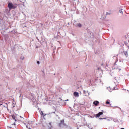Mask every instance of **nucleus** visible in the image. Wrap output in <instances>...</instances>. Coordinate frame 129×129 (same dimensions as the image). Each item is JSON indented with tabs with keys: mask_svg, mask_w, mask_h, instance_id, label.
Listing matches in <instances>:
<instances>
[{
	"mask_svg": "<svg viewBox=\"0 0 129 129\" xmlns=\"http://www.w3.org/2000/svg\"><path fill=\"white\" fill-rule=\"evenodd\" d=\"M8 7L9 10H13L17 8V6L16 5V4H12V2H9L8 3Z\"/></svg>",
	"mask_w": 129,
	"mask_h": 129,
	"instance_id": "f257e3e1",
	"label": "nucleus"
},
{
	"mask_svg": "<svg viewBox=\"0 0 129 129\" xmlns=\"http://www.w3.org/2000/svg\"><path fill=\"white\" fill-rule=\"evenodd\" d=\"M17 120L18 121H20L21 122L24 121V118L21 116H17Z\"/></svg>",
	"mask_w": 129,
	"mask_h": 129,
	"instance_id": "f03ea898",
	"label": "nucleus"
},
{
	"mask_svg": "<svg viewBox=\"0 0 129 129\" xmlns=\"http://www.w3.org/2000/svg\"><path fill=\"white\" fill-rule=\"evenodd\" d=\"M33 16L35 18V19H37V18H39L40 14L38 13L37 12H35L33 14Z\"/></svg>",
	"mask_w": 129,
	"mask_h": 129,
	"instance_id": "7ed1b4c3",
	"label": "nucleus"
},
{
	"mask_svg": "<svg viewBox=\"0 0 129 129\" xmlns=\"http://www.w3.org/2000/svg\"><path fill=\"white\" fill-rule=\"evenodd\" d=\"M93 104L94 105H95V106H97V105H98V104H99V102L98 101H95L93 102Z\"/></svg>",
	"mask_w": 129,
	"mask_h": 129,
	"instance_id": "20e7f679",
	"label": "nucleus"
},
{
	"mask_svg": "<svg viewBox=\"0 0 129 129\" xmlns=\"http://www.w3.org/2000/svg\"><path fill=\"white\" fill-rule=\"evenodd\" d=\"M74 95L75 97H79V93L77 92H74Z\"/></svg>",
	"mask_w": 129,
	"mask_h": 129,
	"instance_id": "39448f33",
	"label": "nucleus"
},
{
	"mask_svg": "<svg viewBox=\"0 0 129 129\" xmlns=\"http://www.w3.org/2000/svg\"><path fill=\"white\" fill-rule=\"evenodd\" d=\"M102 114H103V112H99L98 114H97L96 115V117H99V116H100V115H102Z\"/></svg>",
	"mask_w": 129,
	"mask_h": 129,
	"instance_id": "423d86ee",
	"label": "nucleus"
},
{
	"mask_svg": "<svg viewBox=\"0 0 129 129\" xmlns=\"http://www.w3.org/2000/svg\"><path fill=\"white\" fill-rule=\"evenodd\" d=\"M12 117L13 120H15V121H17V119H16V118H17V117L16 116V114L12 115Z\"/></svg>",
	"mask_w": 129,
	"mask_h": 129,
	"instance_id": "0eeeda50",
	"label": "nucleus"
},
{
	"mask_svg": "<svg viewBox=\"0 0 129 129\" xmlns=\"http://www.w3.org/2000/svg\"><path fill=\"white\" fill-rule=\"evenodd\" d=\"M62 124L64 125V120H61L60 123L59 124L60 127H62Z\"/></svg>",
	"mask_w": 129,
	"mask_h": 129,
	"instance_id": "6e6552de",
	"label": "nucleus"
},
{
	"mask_svg": "<svg viewBox=\"0 0 129 129\" xmlns=\"http://www.w3.org/2000/svg\"><path fill=\"white\" fill-rule=\"evenodd\" d=\"M117 69V66H116V61L115 62L114 66H113V69Z\"/></svg>",
	"mask_w": 129,
	"mask_h": 129,
	"instance_id": "1a4fd4ad",
	"label": "nucleus"
},
{
	"mask_svg": "<svg viewBox=\"0 0 129 129\" xmlns=\"http://www.w3.org/2000/svg\"><path fill=\"white\" fill-rule=\"evenodd\" d=\"M12 127H10V128H12V127H16V122L11 124Z\"/></svg>",
	"mask_w": 129,
	"mask_h": 129,
	"instance_id": "9d476101",
	"label": "nucleus"
},
{
	"mask_svg": "<svg viewBox=\"0 0 129 129\" xmlns=\"http://www.w3.org/2000/svg\"><path fill=\"white\" fill-rule=\"evenodd\" d=\"M124 54L125 56H126V57H127L128 56V54L127 53V51H124Z\"/></svg>",
	"mask_w": 129,
	"mask_h": 129,
	"instance_id": "9b49d317",
	"label": "nucleus"
},
{
	"mask_svg": "<svg viewBox=\"0 0 129 129\" xmlns=\"http://www.w3.org/2000/svg\"><path fill=\"white\" fill-rule=\"evenodd\" d=\"M76 25H77V26L79 28H81V26H82L81 24H80V23H78V24H76Z\"/></svg>",
	"mask_w": 129,
	"mask_h": 129,
	"instance_id": "f8f14e48",
	"label": "nucleus"
},
{
	"mask_svg": "<svg viewBox=\"0 0 129 129\" xmlns=\"http://www.w3.org/2000/svg\"><path fill=\"white\" fill-rule=\"evenodd\" d=\"M107 89H108V90H109V91L110 92H111V91H112V90H111V89L110 88V87H108V88H107Z\"/></svg>",
	"mask_w": 129,
	"mask_h": 129,
	"instance_id": "ddd939ff",
	"label": "nucleus"
},
{
	"mask_svg": "<svg viewBox=\"0 0 129 129\" xmlns=\"http://www.w3.org/2000/svg\"><path fill=\"white\" fill-rule=\"evenodd\" d=\"M119 13H120L122 14H123V12L122 11V9H120L119 10Z\"/></svg>",
	"mask_w": 129,
	"mask_h": 129,
	"instance_id": "4468645a",
	"label": "nucleus"
},
{
	"mask_svg": "<svg viewBox=\"0 0 129 129\" xmlns=\"http://www.w3.org/2000/svg\"><path fill=\"white\" fill-rule=\"evenodd\" d=\"M24 59H25V57H24V56H21V57H20V59H21V60H24Z\"/></svg>",
	"mask_w": 129,
	"mask_h": 129,
	"instance_id": "2eb2a0df",
	"label": "nucleus"
},
{
	"mask_svg": "<svg viewBox=\"0 0 129 129\" xmlns=\"http://www.w3.org/2000/svg\"><path fill=\"white\" fill-rule=\"evenodd\" d=\"M10 11H11V10H10V9H9H9H6V13H9V12H10Z\"/></svg>",
	"mask_w": 129,
	"mask_h": 129,
	"instance_id": "dca6fc26",
	"label": "nucleus"
},
{
	"mask_svg": "<svg viewBox=\"0 0 129 129\" xmlns=\"http://www.w3.org/2000/svg\"><path fill=\"white\" fill-rule=\"evenodd\" d=\"M106 104H110V102H109V101H107L106 102Z\"/></svg>",
	"mask_w": 129,
	"mask_h": 129,
	"instance_id": "f3484780",
	"label": "nucleus"
},
{
	"mask_svg": "<svg viewBox=\"0 0 129 129\" xmlns=\"http://www.w3.org/2000/svg\"><path fill=\"white\" fill-rule=\"evenodd\" d=\"M113 58L115 59V60H117V57L115 56L113 57Z\"/></svg>",
	"mask_w": 129,
	"mask_h": 129,
	"instance_id": "a211bd4d",
	"label": "nucleus"
},
{
	"mask_svg": "<svg viewBox=\"0 0 129 129\" xmlns=\"http://www.w3.org/2000/svg\"><path fill=\"white\" fill-rule=\"evenodd\" d=\"M40 114L41 115H44V113H43V111H41L40 112Z\"/></svg>",
	"mask_w": 129,
	"mask_h": 129,
	"instance_id": "6ab92c4d",
	"label": "nucleus"
},
{
	"mask_svg": "<svg viewBox=\"0 0 129 129\" xmlns=\"http://www.w3.org/2000/svg\"><path fill=\"white\" fill-rule=\"evenodd\" d=\"M114 79L115 80H116V82H117V79H116V77H115Z\"/></svg>",
	"mask_w": 129,
	"mask_h": 129,
	"instance_id": "aec40b11",
	"label": "nucleus"
},
{
	"mask_svg": "<svg viewBox=\"0 0 129 129\" xmlns=\"http://www.w3.org/2000/svg\"><path fill=\"white\" fill-rule=\"evenodd\" d=\"M113 88H114V89H115V90L118 89L116 88V87H114Z\"/></svg>",
	"mask_w": 129,
	"mask_h": 129,
	"instance_id": "412c9836",
	"label": "nucleus"
},
{
	"mask_svg": "<svg viewBox=\"0 0 129 129\" xmlns=\"http://www.w3.org/2000/svg\"><path fill=\"white\" fill-rule=\"evenodd\" d=\"M100 120L101 119H106V118H100Z\"/></svg>",
	"mask_w": 129,
	"mask_h": 129,
	"instance_id": "4be33fe9",
	"label": "nucleus"
},
{
	"mask_svg": "<svg viewBox=\"0 0 129 129\" xmlns=\"http://www.w3.org/2000/svg\"><path fill=\"white\" fill-rule=\"evenodd\" d=\"M37 63L39 65V64H40V61H37Z\"/></svg>",
	"mask_w": 129,
	"mask_h": 129,
	"instance_id": "5701e85b",
	"label": "nucleus"
},
{
	"mask_svg": "<svg viewBox=\"0 0 129 129\" xmlns=\"http://www.w3.org/2000/svg\"><path fill=\"white\" fill-rule=\"evenodd\" d=\"M106 15H110V13H106Z\"/></svg>",
	"mask_w": 129,
	"mask_h": 129,
	"instance_id": "b1692460",
	"label": "nucleus"
},
{
	"mask_svg": "<svg viewBox=\"0 0 129 129\" xmlns=\"http://www.w3.org/2000/svg\"><path fill=\"white\" fill-rule=\"evenodd\" d=\"M13 107H15V106H15V105L14 104H13Z\"/></svg>",
	"mask_w": 129,
	"mask_h": 129,
	"instance_id": "393cba45",
	"label": "nucleus"
},
{
	"mask_svg": "<svg viewBox=\"0 0 129 129\" xmlns=\"http://www.w3.org/2000/svg\"><path fill=\"white\" fill-rule=\"evenodd\" d=\"M66 101H68V99L66 100Z\"/></svg>",
	"mask_w": 129,
	"mask_h": 129,
	"instance_id": "a878e982",
	"label": "nucleus"
},
{
	"mask_svg": "<svg viewBox=\"0 0 129 129\" xmlns=\"http://www.w3.org/2000/svg\"><path fill=\"white\" fill-rule=\"evenodd\" d=\"M52 113H55V112H52Z\"/></svg>",
	"mask_w": 129,
	"mask_h": 129,
	"instance_id": "bb28decb",
	"label": "nucleus"
},
{
	"mask_svg": "<svg viewBox=\"0 0 129 129\" xmlns=\"http://www.w3.org/2000/svg\"><path fill=\"white\" fill-rule=\"evenodd\" d=\"M26 127H27V128H28V126L27 125H26Z\"/></svg>",
	"mask_w": 129,
	"mask_h": 129,
	"instance_id": "cd10ccee",
	"label": "nucleus"
},
{
	"mask_svg": "<svg viewBox=\"0 0 129 129\" xmlns=\"http://www.w3.org/2000/svg\"><path fill=\"white\" fill-rule=\"evenodd\" d=\"M120 70H121V69H119V71H120Z\"/></svg>",
	"mask_w": 129,
	"mask_h": 129,
	"instance_id": "c85d7f7f",
	"label": "nucleus"
},
{
	"mask_svg": "<svg viewBox=\"0 0 129 129\" xmlns=\"http://www.w3.org/2000/svg\"><path fill=\"white\" fill-rule=\"evenodd\" d=\"M107 120H108V121H109V119H108Z\"/></svg>",
	"mask_w": 129,
	"mask_h": 129,
	"instance_id": "c756f323",
	"label": "nucleus"
},
{
	"mask_svg": "<svg viewBox=\"0 0 129 129\" xmlns=\"http://www.w3.org/2000/svg\"><path fill=\"white\" fill-rule=\"evenodd\" d=\"M127 91H128V92H129V90H127Z\"/></svg>",
	"mask_w": 129,
	"mask_h": 129,
	"instance_id": "7c9ffc66",
	"label": "nucleus"
},
{
	"mask_svg": "<svg viewBox=\"0 0 129 129\" xmlns=\"http://www.w3.org/2000/svg\"><path fill=\"white\" fill-rule=\"evenodd\" d=\"M28 129H31V128H29Z\"/></svg>",
	"mask_w": 129,
	"mask_h": 129,
	"instance_id": "2f4dec72",
	"label": "nucleus"
},
{
	"mask_svg": "<svg viewBox=\"0 0 129 129\" xmlns=\"http://www.w3.org/2000/svg\"><path fill=\"white\" fill-rule=\"evenodd\" d=\"M90 129H93L92 128H91Z\"/></svg>",
	"mask_w": 129,
	"mask_h": 129,
	"instance_id": "473e14b6",
	"label": "nucleus"
}]
</instances>
